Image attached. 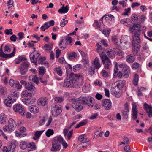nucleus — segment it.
I'll return each mask as SVG.
<instances>
[{"instance_id": "f257e3e1", "label": "nucleus", "mask_w": 152, "mask_h": 152, "mask_svg": "<svg viewBox=\"0 0 152 152\" xmlns=\"http://www.w3.org/2000/svg\"><path fill=\"white\" fill-rule=\"evenodd\" d=\"M83 80V78L82 76L73 74L70 79L65 80L63 86L66 88L75 87L77 85L81 84Z\"/></svg>"}, {"instance_id": "f03ea898", "label": "nucleus", "mask_w": 152, "mask_h": 152, "mask_svg": "<svg viewBox=\"0 0 152 152\" xmlns=\"http://www.w3.org/2000/svg\"><path fill=\"white\" fill-rule=\"evenodd\" d=\"M62 137L58 136L54 137L52 142V147L51 150L52 151H59L61 149L60 142L62 141Z\"/></svg>"}, {"instance_id": "7ed1b4c3", "label": "nucleus", "mask_w": 152, "mask_h": 152, "mask_svg": "<svg viewBox=\"0 0 152 152\" xmlns=\"http://www.w3.org/2000/svg\"><path fill=\"white\" fill-rule=\"evenodd\" d=\"M146 29V27L144 26H141L140 28L137 31H136L134 33V35L133 36V41H135L137 43H140L141 40L140 39V36L141 34H143L144 31Z\"/></svg>"}, {"instance_id": "20e7f679", "label": "nucleus", "mask_w": 152, "mask_h": 152, "mask_svg": "<svg viewBox=\"0 0 152 152\" xmlns=\"http://www.w3.org/2000/svg\"><path fill=\"white\" fill-rule=\"evenodd\" d=\"M16 126L15 121L12 118H10L8 121V125H5L3 127V130L5 132H8L14 130Z\"/></svg>"}, {"instance_id": "39448f33", "label": "nucleus", "mask_w": 152, "mask_h": 152, "mask_svg": "<svg viewBox=\"0 0 152 152\" xmlns=\"http://www.w3.org/2000/svg\"><path fill=\"white\" fill-rule=\"evenodd\" d=\"M122 93V89H120L116 85L113 84L111 88V93L113 96L118 98L121 95Z\"/></svg>"}, {"instance_id": "423d86ee", "label": "nucleus", "mask_w": 152, "mask_h": 152, "mask_svg": "<svg viewBox=\"0 0 152 152\" xmlns=\"http://www.w3.org/2000/svg\"><path fill=\"white\" fill-rule=\"evenodd\" d=\"M78 99H80V101L82 102V104L87 105L90 107L93 106L94 99L91 97H80L78 98Z\"/></svg>"}, {"instance_id": "0eeeda50", "label": "nucleus", "mask_w": 152, "mask_h": 152, "mask_svg": "<svg viewBox=\"0 0 152 152\" xmlns=\"http://www.w3.org/2000/svg\"><path fill=\"white\" fill-rule=\"evenodd\" d=\"M76 122H73L71 124V125L67 127V128H65L63 130V133L65 137H66L68 140H70L72 137L73 130H72L70 131L68 133L69 130L75 124Z\"/></svg>"}, {"instance_id": "6e6552de", "label": "nucleus", "mask_w": 152, "mask_h": 152, "mask_svg": "<svg viewBox=\"0 0 152 152\" xmlns=\"http://www.w3.org/2000/svg\"><path fill=\"white\" fill-rule=\"evenodd\" d=\"M62 109L60 105H55L52 108L51 113L53 117H56L62 112Z\"/></svg>"}, {"instance_id": "1a4fd4ad", "label": "nucleus", "mask_w": 152, "mask_h": 152, "mask_svg": "<svg viewBox=\"0 0 152 152\" xmlns=\"http://www.w3.org/2000/svg\"><path fill=\"white\" fill-rule=\"evenodd\" d=\"M14 110L23 116L25 115V111L22 106L19 104H15L13 107Z\"/></svg>"}, {"instance_id": "9d476101", "label": "nucleus", "mask_w": 152, "mask_h": 152, "mask_svg": "<svg viewBox=\"0 0 152 152\" xmlns=\"http://www.w3.org/2000/svg\"><path fill=\"white\" fill-rule=\"evenodd\" d=\"M83 104H82V102L80 101V99H78L73 102L72 104V106L75 110L77 112L80 111L83 109Z\"/></svg>"}, {"instance_id": "9b49d317", "label": "nucleus", "mask_w": 152, "mask_h": 152, "mask_svg": "<svg viewBox=\"0 0 152 152\" xmlns=\"http://www.w3.org/2000/svg\"><path fill=\"white\" fill-rule=\"evenodd\" d=\"M40 56V54L39 53L32 52L31 53L29 57L30 60L32 63H35L36 65H37V61L39 57Z\"/></svg>"}, {"instance_id": "f8f14e48", "label": "nucleus", "mask_w": 152, "mask_h": 152, "mask_svg": "<svg viewBox=\"0 0 152 152\" xmlns=\"http://www.w3.org/2000/svg\"><path fill=\"white\" fill-rule=\"evenodd\" d=\"M102 105L104 107L105 110H108L111 107L112 103L109 99H106L102 101Z\"/></svg>"}, {"instance_id": "ddd939ff", "label": "nucleus", "mask_w": 152, "mask_h": 152, "mask_svg": "<svg viewBox=\"0 0 152 152\" xmlns=\"http://www.w3.org/2000/svg\"><path fill=\"white\" fill-rule=\"evenodd\" d=\"M15 53V49L14 48L12 52L9 54H5L3 51L2 48V46L0 49V56L4 58H10L14 56Z\"/></svg>"}, {"instance_id": "4468645a", "label": "nucleus", "mask_w": 152, "mask_h": 152, "mask_svg": "<svg viewBox=\"0 0 152 152\" xmlns=\"http://www.w3.org/2000/svg\"><path fill=\"white\" fill-rule=\"evenodd\" d=\"M152 107L151 105H148L146 103H145L143 108L148 114V116L151 118L152 117Z\"/></svg>"}, {"instance_id": "2eb2a0df", "label": "nucleus", "mask_w": 152, "mask_h": 152, "mask_svg": "<svg viewBox=\"0 0 152 152\" xmlns=\"http://www.w3.org/2000/svg\"><path fill=\"white\" fill-rule=\"evenodd\" d=\"M16 100V98H12L11 96L8 97L4 101L5 104L8 107H10L13 103Z\"/></svg>"}, {"instance_id": "dca6fc26", "label": "nucleus", "mask_w": 152, "mask_h": 152, "mask_svg": "<svg viewBox=\"0 0 152 152\" xmlns=\"http://www.w3.org/2000/svg\"><path fill=\"white\" fill-rule=\"evenodd\" d=\"M92 66L96 69L98 70L101 66V65L100 63V60L98 58L96 57L95 59L92 61Z\"/></svg>"}, {"instance_id": "f3484780", "label": "nucleus", "mask_w": 152, "mask_h": 152, "mask_svg": "<svg viewBox=\"0 0 152 152\" xmlns=\"http://www.w3.org/2000/svg\"><path fill=\"white\" fill-rule=\"evenodd\" d=\"M22 101L24 104L28 105L30 104H33L35 102L36 99L35 98H30L23 99H22Z\"/></svg>"}, {"instance_id": "a211bd4d", "label": "nucleus", "mask_w": 152, "mask_h": 152, "mask_svg": "<svg viewBox=\"0 0 152 152\" xmlns=\"http://www.w3.org/2000/svg\"><path fill=\"white\" fill-rule=\"evenodd\" d=\"M132 50L134 51L133 53L135 54H137L140 47V46L138 44L140 43H137L135 41H133L132 42Z\"/></svg>"}, {"instance_id": "6ab92c4d", "label": "nucleus", "mask_w": 152, "mask_h": 152, "mask_svg": "<svg viewBox=\"0 0 152 152\" xmlns=\"http://www.w3.org/2000/svg\"><path fill=\"white\" fill-rule=\"evenodd\" d=\"M125 108L122 111V116L124 118L126 119L128 118V115L129 112L128 104L126 103L125 104Z\"/></svg>"}, {"instance_id": "aec40b11", "label": "nucleus", "mask_w": 152, "mask_h": 152, "mask_svg": "<svg viewBox=\"0 0 152 152\" xmlns=\"http://www.w3.org/2000/svg\"><path fill=\"white\" fill-rule=\"evenodd\" d=\"M100 58L103 64H112L110 60L106 55H101Z\"/></svg>"}, {"instance_id": "412c9836", "label": "nucleus", "mask_w": 152, "mask_h": 152, "mask_svg": "<svg viewBox=\"0 0 152 152\" xmlns=\"http://www.w3.org/2000/svg\"><path fill=\"white\" fill-rule=\"evenodd\" d=\"M37 102L39 105L42 106H45L48 102V99L45 97H42L39 99Z\"/></svg>"}, {"instance_id": "4be33fe9", "label": "nucleus", "mask_w": 152, "mask_h": 152, "mask_svg": "<svg viewBox=\"0 0 152 152\" xmlns=\"http://www.w3.org/2000/svg\"><path fill=\"white\" fill-rule=\"evenodd\" d=\"M140 24H134L133 26H130L129 28V31L130 33H132L134 31H137L138 29V28H140L141 26H142Z\"/></svg>"}, {"instance_id": "5701e85b", "label": "nucleus", "mask_w": 152, "mask_h": 152, "mask_svg": "<svg viewBox=\"0 0 152 152\" xmlns=\"http://www.w3.org/2000/svg\"><path fill=\"white\" fill-rule=\"evenodd\" d=\"M82 143L80 144L82 148H86L90 145V141L88 138H85L81 142Z\"/></svg>"}, {"instance_id": "b1692460", "label": "nucleus", "mask_w": 152, "mask_h": 152, "mask_svg": "<svg viewBox=\"0 0 152 152\" xmlns=\"http://www.w3.org/2000/svg\"><path fill=\"white\" fill-rule=\"evenodd\" d=\"M96 46H97V49H96L97 52L99 53L100 57L101 55H106L105 54V53H104V49L102 47V46L99 43H98L96 44Z\"/></svg>"}, {"instance_id": "393cba45", "label": "nucleus", "mask_w": 152, "mask_h": 152, "mask_svg": "<svg viewBox=\"0 0 152 152\" xmlns=\"http://www.w3.org/2000/svg\"><path fill=\"white\" fill-rule=\"evenodd\" d=\"M105 51L107 55L109 58L111 59H113L115 58V56L114 53V51L112 49L106 50Z\"/></svg>"}, {"instance_id": "a878e982", "label": "nucleus", "mask_w": 152, "mask_h": 152, "mask_svg": "<svg viewBox=\"0 0 152 152\" xmlns=\"http://www.w3.org/2000/svg\"><path fill=\"white\" fill-rule=\"evenodd\" d=\"M25 88L28 90L32 91L34 90L35 87L34 84L31 82L28 83L25 85Z\"/></svg>"}, {"instance_id": "bb28decb", "label": "nucleus", "mask_w": 152, "mask_h": 152, "mask_svg": "<svg viewBox=\"0 0 152 152\" xmlns=\"http://www.w3.org/2000/svg\"><path fill=\"white\" fill-rule=\"evenodd\" d=\"M16 145L14 142L9 143L8 149L10 152H14Z\"/></svg>"}, {"instance_id": "cd10ccee", "label": "nucleus", "mask_w": 152, "mask_h": 152, "mask_svg": "<svg viewBox=\"0 0 152 152\" xmlns=\"http://www.w3.org/2000/svg\"><path fill=\"white\" fill-rule=\"evenodd\" d=\"M126 60L127 62L129 63H132L134 61L135 58L132 55L130 54L127 55L126 57Z\"/></svg>"}, {"instance_id": "c85d7f7f", "label": "nucleus", "mask_w": 152, "mask_h": 152, "mask_svg": "<svg viewBox=\"0 0 152 152\" xmlns=\"http://www.w3.org/2000/svg\"><path fill=\"white\" fill-rule=\"evenodd\" d=\"M53 45L51 44H46L43 48V49L45 51L50 52L53 48Z\"/></svg>"}, {"instance_id": "c756f323", "label": "nucleus", "mask_w": 152, "mask_h": 152, "mask_svg": "<svg viewBox=\"0 0 152 152\" xmlns=\"http://www.w3.org/2000/svg\"><path fill=\"white\" fill-rule=\"evenodd\" d=\"M19 96L18 92L15 90H12L10 91V94L9 96H11L13 98H16Z\"/></svg>"}, {"instance_id": "7c9ffc66", "label": "nucleus", "mask_w": 152, "mask_h": 152, "mask_svg": "<svg viewBox=\"0 0 152 152\" xmlns=\"http://www.w3.org/2000/svg\"><path fill=\"white\" fill-rule=\"evenodd\" d=\"M69 10V7L67 5H66L65 7H64L63 5L62 7L58 10V12L59 13L62 14L63 13H66Z\"/></svg>"}, {"instance_id": "2f4dec72", "label": "nucleus", "mask_w": 152, "mask_h": 152, "mask_svg": "<svg viewBox=\"0 0 152 152\" xmlns=\"http://www.w3.org/2000/svg\"><path fill=\"white\" fill-rule=\"evenodd\" d=\"M6 121L5 115L4 113H1L0 114V123L4 124H5Z\"/></svg>"}, {"instance_id": "473e14b6", "label": "nucleus", "mask_w": 152, "mask_h": 152, "mask_svg": "<svg viewBox=\"0 0 152 152\" xmlns=\"http://www.w3.org/2000/svg\"><path fill=\"white\" fill-rule=\"evenodd\" d=\"M132 117L133 120H135L137 118L138 111L137 107H132Z\"/></svg>"}, {"instance_id": "72a5a7b5", "label": "nucleus", "mask_w": 152, "mask_h": 152, "mask_svg": "<svg viewBox=\"0 0 152 152\" xmlns=\"http://www.w3.org/2000/svg\"><path fill=\"white\" fill-rule=\"evenodd\" d=\"M77 56V54L75 52L69 53L67 54V58L70 60H72L75 58Z\"/></svg>"}, {"instance_id": "f704fd0d", "label": "nucleus", "mask_w": 152, "mask_h": 152, "mask_svg": "<svg viewBox=\"0 0 152 152\" xmlns=\"http://www.w3.org/2000/svg\"><path fill=\"white\" fill-rule=\"evenodd\" d=\"M29 109L30 112L34 113H36L39 111L38 107L36 105L32 106Z\"/></svg>"}, {"instance_id": "c9c22d12", "label": "nucleus", "mask_w": 152, "mask_h": 152, "mask_svg": "<svg viewBox=\"0 0 152 152\" xmlns=\"http://www.w3.org/2000/svg\"><path fill=\"white\" fill-rule=\"evenodd\" d=\"M133 77V83L134 86H137L138 82L139 76L138 75L135 74L134 75Z\"/></svg>"}, {"instance_id": "e433bc0d", "label": "nucleus", "mask_w": 152, "mask_h": 152, "mask_svg": "<svg viewBox=\"0 0 152 152\" xmlns=\"http://www.w3.org/2000/svg\"><path fill=\"white\" fill-rule=\"evenodd\" d=\"M44 130L37 131L35 133V136L33 137V139L36 140L38 139L40 137L41 134H42Z\"/></svg>"}, {"instance_id": "4c0bfd02", "label": "nucleus", "mask_w": 152, "mask_h": 152, "mask_svg": "<svg viewBox=\"0 0 152 152\" xmlns=\"http://www.w3.org/2000/svg\"><path fill=\"white\" fill-rule=\"evenodd\" d=\"M123 72V77L125 78H128L129 77V75L130 73V68L126 69L122 71Z\"/></svg>"}, {"instance_id": "58836bf2", "label": "nucleus", "mask_w": 152, "mask_h": 152, "mask_svg": "<svg viewBox=\"0 0 152 152\" xmlns=\"http://www.w3.org/2000/svg\"><path fill=\"white\" fill-rule=\"evenodd\" d=\"M28 143L25 141L21 142L20 144V148L21 149L24 150L28 147Z\"/></svg>"}, {"instance_id": "ea45409f", "label": "nucleus", "mask_w": 152, "mask_h": 152, "mask_svg": "<svg viewBox=\"0 0 152 152\" xmlns=\"http://www.w3.org/2000/svg\"><path fill=\"white\" fill-rule=\"evenodd\" d=\"M29 78L30 80H31L33 82L38 84V81L37 75H35L34 76L33 75H30L29 77Z\"/></svg>"}, {"instance_id": "a19ab883", "label": "nucleus", "mask_w": 152, "mask_h": 152, "mask_svg": "<svg viewBox=\"0 0 152 152\" xmlns=\"http://www.w3.org/2000/svg\"><path fill=\"white\" fill-rule=\"evenodd\" d=\"M125 84V81L124 80H120L119 81L118 83L116 86L120 89H122V88L124 87Z\"/></svg>"}, {"instance_id": "79ce46f5", "label": "nucleus", "mask_w": 152, "mask_h": 152, "mask_svg": "<svg viewBox=\"0 0 152 152\" xmlns=\"http://www.w3.org/2000/svg\"><path fill=\"white\" fill-rule=\"evenodd\" d=\"M19 72L22 75H25L27 72L28 70L25 68L20 66L19 68Z\"/></svg>"}, {"instance_id": "37998d69", "label": "nucleus", "mask_w": 152, "mask_h": 152, "mask_svg": "<svg viewBox=\"0 0 152 152\" xmlns=\"http://www.w3.org/2000/svg\"><path fill=\"white\" fill-rule=\"evenodd\" d=\"M54 21L53 20H51L50 21L46 22L44 23V26H45L48 28L50 26H54Z\"/></svg>"}, {"instance_id": "c03bdc74", "label": "nucleus", "mask_w": 152, "mask_h": 152, "mask_svg": "<svg viewBox=\"0 0 152 152\" xmlns=\"http://www.w3.org/2000/svg\"><path fill=\"white\" fill-rule=\"evenodd\" d=\"M114 69L113 75L114 76H115L118 70V64L116 62H114Z\"/></svg>"}, {"instance_id": "a18cd8bd", "label": "nucleus", "mask_w": 152, "mask_h": 152, "mask_svg": "<svg viewBox=\"0 0 152 152\" xmlns=\"http://www.w3.org/2000/svg\"><path fill=\"white\" fill-rule=\"evenodd\" d=\"M54 99L56 102L60 103L63 102L64 98L62 97H55Z\"/></svg>"}, {"instance_id": "49530a36", "label": "nucleus", "mask_w": 152, "mask_h": 152, "mask_svg": "<svg viewBox=\"0 0 152 152\" xmlns=\"http://www.w3.org/2000/svg\"><path fill=\"white\" fill-rule=\"evenodd\" d=\"M119 67L120 68H122V71L129 69V66L125 63H121L119 65Z\"/></svg>"}, {"instance_id": "de8ad7c7", "label": "nucleus", "mask_w": 152, "mask_h": 152, "mask_svg": "<svg viewBox=\"0 0 152 152\" xmlns=\"http://www.w3.org/2000/svg\"><path fill=\"white\" fill-rule=\"evenodd\" d=\"M55 72L57 73L58 75L60 76H62L63 73L60 67H59L55 68Z\"/></svg>"}, {"instance_id": "09e8293b", "label": "nucleus", "mask_w": 152, "mask_h": 152, "mask_svg": "<svg viewBox=\"0 0 152 152\" xmlns=\"http://www.w3.org/2000/svg\"><path fill=\"white\" fill-rule=\"evenodd\" d=\"M29 63L28 61H25L22 62L20 66L25 68L28 69V68L29 66Z\"/></svg>"}, {"instance_id": "8fccbe9b", "label": "nucleus", "mask_w": 152, "mask_h": 152, "mask_svg": "<svg viewBox=\"0 0 152 152\" xmlns=\"http://www.w3.org/2000/svg\"><path fill=\"white\" fill-rule=\"evenodd\" d=\"M54 134V131L53 129H49L47 130L45 132V134L48 137H49Z\"/></svg>"}, {"instance_id": "3c124183", "label": "nucleus", "mask_w": 152, "mask_h": 152, "mask_svg": "<svg viewBox=\"0 0 152 152\" xmlns=\"http://www.w3.org/2000/svg\"><path fill=\"white\" fill-rule=\"evenodd\" d=\"M114 52L116 54L119 56H122L124 55L123 52L121 50L114 48Z\"/></svg>"}, {"instance_id": "603ef678", "label": "nucleus", "mask_w": 152, "mask_h": 152, "mask_svg": "<svg viewBox=\"0 0 152 152\" xmlns=\"http://www.w3.org/2000/svg\"><path fill=\"white\" fill-rule=\"evenodd\" d=\"M105 19L107 21H111L114 20V16L111 15H106Z\"/></svg>"}, {"instance_id": "864d4df0", "label": "nucleus", "mask_w": 152, "mask_h": 152, "mask_svg": "<svg viewBox=\"0 0 152 152\" xmlns=\"http://www.w3.org/2000/svg\"><path fill=\"white\" fill-rule=\"evenodd\" d=\"M10 45L9 44L5 45L4 48V52L5 53H7L10 52L11 49L10 48Z\"/></svg>"}, {"instance_id": "5fc2aeb1", "label": "nucleus", "mask_w": 152, "mask_h": 152, "mask_svg": "<svg viewBox=\"0 0 152 152\" xmlns=\"http://www.w3.org/2000/svg\"><path fill=\"white\" fill-rule=\"evenodd\" d=\"M81 65L80 64H77L73 66V70L74 72H76L81 68Z\"/></svg>"}, {"instance_id": "6e6d98bb", "label": "nucleus", "mask_w": 152, "mask_h": 152, "mask_svg": "<svg viewBox=\"0 0 152 152\" xmlns=\"http://www.w3.org/2000/svg\"><path fill=\"white\" fill-rule=\"evenodd\" d=\"M17 82V81L14 80L13 79H11L9 80V84L11 86L14 87Z\"/></svg>"}, {"instance_id": "4d7b16f0", "label": "nucleus", "mask_w": 152, "mask_h": 152, "mask_svg": "<svg viewBox=\"0 0 152 152\" xmlns=\"http://www.w3.org/2000/svg\"><path fill=\"white\" fill-rule=\"evenodd\" d=\"M45 59V57H41L40 56L39 57L37 62L39 64H45V63H44L43 61ZM45 64H46V63H45Z\"/></svg>"}, {"instance_id": "13d9d810", "label": "nucleus", "mask_w": 152, "mask_h": 152, "mask_svg": "<svg viewBox=\"0 0 152 152\" xmlns=\"http://www.w3.org/2000/svg\"><path fill=\"white\" fill-rule=\"evenodd\" d=\"M63 40H61L60 41V42L59 44V46L60 48L61 49H62L63 50L66 47L67 45V42H66L65 44V45L64 46H62V44L63 43Z\"/></svg>"}, {"instance_id": "bf43d9fd", "label": "nucleus", "mask_w": 152, "mask_h": 152, "mask_svg": "<svg viewBox=\"0 0 152 152\" xmlns=\"http://www.w3.org/2000/svg\"><path fill=\"white\" fill-rule=\"evenodd\" d=\"M87 123V121H82L79 123L78 124L76 125L75 128L77 129L80 127L81 126H84Z\"/></svg>"}, {"instance_id": "052dcab7", "label": "nucleus", "mask_w": 152, "mask_h": 152, "mask_svg": "<svg viewBox=\"0 0 152 152\" xmlns=\"http://www.w3.org/2000/svg\"><path fill=\"white\" fill-rule=\"evenodd\" d=\"M66 41V42H69V44L71 46L72 45V40L71 37L69 35L66 36L65 38Z\"/></svg>"}, {"instance_id": "680f3d73", "label": "nucleus", "mask_w": 152, "mask_h": 152, "mask_svg": "<svg viewBox=\"0 0 152 152\" xmlns=\"http://www.w3.org/2000/svg\"><path fill=\"white\" fill-rule=\"evenodd\" d=\"M138 18V16L136 14L132 15L131 18L132 23H134L135 20H137Z\"/></svg>"}, {"instance_id": "e2e57ef3", "label": "nucleus", "mask_w": 152, "mask_h": 152, "mask_svg": "<svg viewBox=\"0 0 152 152\" xmlns=\"http://www.w3.org/2000/svg\"><path fill=\"white\" fill-rule=\"evenodd\" d=\"M83 65L84 67L87 68L89 66V61L87 59H84L83 61Z\"/></svg>"}, {"instance_id": "0e129e2a", "label": "nucleus", "mask_w": 152, "mask_h": 152, "mask_svg": "<svg viewBox=\"0 0 152 152\" xmlns=\"http://www.w3.org/2000/svg\"><path fill=\"white\" fill-rule=\"evenodd\" d=\"M45 72V68L43 67H41L39 68V74L40 75H43Z\"/></svg>"}, {"instance_id": "69168bd1", "label": "nucleus", "mask_w": 152, "mask_h": 152, "mask_svg": "<svg viewBox=\"0 0 152 152\" xmlns=\"http://www.w3.org/2000/svg\"><path fill=\"white\" fill-rule=\"evenodd\" d=\"M29 94L27 90L24 91L22 92L21 94V96L22 97H28Z\"/></svg>"}, {"instance_id": "338daca9", "label": "nucleus", "mask_w": 152, "mask_h": 152, "mask_svg": "<svg viewBox=\"0 0 152 152\" xmlns=\"http://www.w3.org/2000/svg\"><path fill=\"white\" fill-rule=\"evenodd\" d=\"M127 0H124L122 1H119V4L120 5H122L123 7H126V3Z\"/></svg>"}, {"instance_id": "774afa93", "label": "nucleus", "mask_w": 152, "mask_h": 152, "mask_svg": "<svg viewBox=\"0 0 152 152\" xmlns=\"http://www.w3.org/2000/svg\"><path fill=\"white\" fill-rule=\"evenodd\" d=\"M140 66V64L137 62H134L133 63L132 66V68L134 69H137Z\"/></svg>"}]
</instances>
